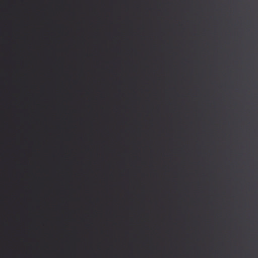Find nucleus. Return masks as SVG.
Here are the masks:
<instances>
[{
    "mask_svg": "<svg viewBox=\"0 0 258 258\" xmlns=\"http://www.w3.org/2000/svg\"><path fill=\"white\" fill-rule=\"evenodd\" d=\"M0 177H6V176H0Z\"/></svg>",
    "mask_w": 258,
    "mask_h": 258,
    "instance_id": "obj_1",
    "label": "nucleus"
}]
</instances>
